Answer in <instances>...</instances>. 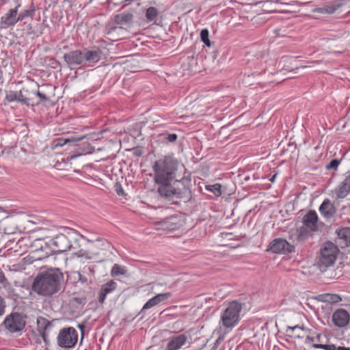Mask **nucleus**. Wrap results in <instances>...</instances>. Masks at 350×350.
Returning a JSON list of instances; mask_svg holds the SVG:
<instances>
[{
	"label": "nucleus",
	"instance_id": "nucleus-28",
	"mask_svg": "<svg viewBox=\"0 0 350 350\" xmlns=\"http://www.w3.org/2000/svg\"><path fill=\"white\" fill-rule=\"evenodd\" d=\"M158 16V10L154 7H150L146 12V17L149 21H154Z\"/></svg>",
	"mask_w": 350,
	"mask_h": 350
},
{
	"label": "nucleus",
	"instance_id": "nucleus-10",
	"mask_svg": "<svg viewBox=\"0 0 350 350\" xmlns=\"http://www.w3.org/2000/svg\"><path fill=\"white\" fill-rule=\"evenodd\" d=\"M18 4L15 8L10 9L1 18V25L3 28H8L14 26L18 21V8L20 7Z\"/></svg>",
	"mask_w": 350,
	"mask_h": 350
},
{
	"label": "nucleus",
	"instance_id": "nucleus-13",
	"mask_svg": "<svg viewBox=\"0 0 350 350\" xmlns=\"http://www.w3.org/2000/svg\"><path fill=\"white\" fill-rule=\"evenodd\" d=\"M188 340V337L184 334L172 336L167 345V350H178Z\"/></svg>",
	"mask_w": 350,
	"mask_h": 350
},
{
	"label": "nucleus",
	"instance_id": "nucleus-2",
	"mask_svg": "<svg viewBox=\"0 0 350 350\" xmlns=\"http://www.w3.org/2000/svg\"><path fill=\"white\" fill-rule=\"evenodd\" d=\"M63 278L58 269L40 273L34 278L31 289L40 296L51 297L61 290Z\"/></svg>",
	"mask_w": 350,
	"mask_h": 350
},
{
	"label": "nucleus",
	"instance_id": "nucleus-24",
	"mask_svg": "<svg viewBox=\"0 0 350 350\" xmlns=\"http://www.w3.org/2000/svg\"><path fill=\"white\" fill-rule=\"evenodd\" d=\"M332 192L337 199L345 198L350 192V189H348V186L342 181Z\"/></svg>",
	"mask_w": 350,
	"mask_h": 350
},
{
	"label": "nucleus",
	"instance_id": "nucleus-14",
	"mask_svg": "<svg viewBox=\"0 0 350 350\" xmlns=\"http://www.w3.org/2000/svg\"><path fill=\"white\" fill-rule=\"evenodd\" d=\"M107 34L111 40H118L126 37L127 30L122 26L110 27L107 29Z\"/></svg>",
	"mask_w": 350,
	"mask_h": 350
},
{
	"label": "nucleus",
	"instance_id": "nucleus-3",
	"mask_svg": "<svg viewBox=\"0 0 350 350\" xmlns=\"http://www.w3.org/2000/svg\"><path fill=\"white\" fill-rule=\"evenodd\" d=\"M339 250L333 243H325L316 258V265L321 271L334 265Z\"/></svg>",
	"mask_w": 350,
	"mask_h": 350
},
{
	"label": "nucleus",
	"instance_id": "nucleus-15",
	"mask_svg": "<svg viewBox=\"0 0 350 350\" xmlns=\"http://www.w3.org/2000/svg\"><path fill=\"white\" fill-rule=\"evenodd\" d=\"M5 98L9 102L17 101L26 105H29L31 100L29 95H23L21 90L18 92L12 91L8 92Z\"/></svg>",
	"mask_w": 350,
	"mask_h": 350
},
{
	"label": "nucleus",
	"instance_id": "nucleus-16",
	"mask_svg": "<svg viewBox=\"0 0 350 350\" xmlns=\"http://www.w3.org/2000/svg\"><path fill=\"white\" fill-rule=\"evenodd\" d=\"M318 216L314 211H310L303 218L305 226L311 231H315L317 228Z\"/></svg>",
	"mask_w": 350,
	"mask_h": 350
},
{
	"label": "nucleus",
	"instance_id": "nucleus-42",
	"mask_svg": "<svg viewBox=\"0 0 350 350\" xmlns=\"http://www.w3.org/2000/svg\"><path fill=\"white\" fill-rule=\"evenodd\" d=\"M5 304L3 299L0 296V317L5 313Z\"/></svg>",
	"mask_w": 350,
	"mask_h": 350
},
{
	"label": "nucleus",
	"instance_id": "nucleus-1",
	"mask_svg": "<svg viewBox=\"0 0 350 350\" xmlns=\"http://www.w3.org/2000/svg\"><path fill=\"white\" fill-rule=\"evenodd\" d=\"M154 180L159 185V196L165 199L171 200L174 197L182 198V191L176 189L172 183H175L177 171V162L170 157L157 160L152 166Z\"/></svg>",
	"mask_w": 350,
	"mask_h": 350
},
{
	"label": "nucleus",
	"instance_id": "nucleus-7",
	"mask_svg": "<svg viewBox=\"0 0 350 350\" xmlns=\"http://www.w3.org/2000/svg\"><path fill=\"white\" fill-rule=\"evenodd\" d=\"M184 224V221L180 217L173 215L158 222L157 225V229L166 231H173L178 229Z\"/></svg>",
	"mask_w": 350,
	"mask_h": 350
},
{
	"label": "nucleus",
	"instance_id": "nucleus-5",
	"mask_svg": "<svg viewBox=\"0 0 350 350\" xmlns=\"http://www.w3.org/2000/svg\"><path fill=\"white\" fill-rule=\"evenodd\" d=\"M78 340V334L73 327L62 329L57 336L58 345L64 348H71L75 346Z\"/></svg>",
	"mask_w": 350,
	"mask_h": 350
},
{
	"label": "nucleus",
	"instance_id": "nucleus-26",
	"mask_svg": "<svg viewBox=\"0 0 350 350\" xmlns=\"http://www.w3.org/2000/svg\"><path fill=\"white\" fill-rule=\"evenodd\" d=\"M39 88V85L38 83H32L31 90L33 94L39 98L40 101L37 102L36 104H39L41 101H47L49 100L48 96L46 95V94L44 92H40L38 90H36Z\"/></svg>",
	"mask_w": 350,
	"mask_h": 350
},
{
	"label": "nucleus",
	"instance_id": "nucleus-31",
	"mask_svg": "<svg viewBox=\"0 0 350 350\" xmlns=\"http://www.w3.org/2000/svg\"><path fill=\"white\" fill-rule=\"evenodd\" d=\"M171 297L170 293H160L157 294L153 298L155 300V303L157 305H158L159 303L165 301V299H167Z\"/></svg>",
	"mask_w": 350,
	"mask_h": 350
},
{
	"label": "nucleus",
	"instance_id": "nucleus-17",
	"mask_svg": "<svg viewBox=\"0 0 350 350\" xmlns=\"http://www.w3.org/2000/svg\"><path fill=\"white\" fill-rule=\"evenodd\" d=\"M84 62L94 64L98 62L101 57V52L99 49L82 51Z\"/></svg>",
	"mask_w": 350,
	"mask_h": 350
},
{
	"label": "nucleus",
	"instance_id": "nucleus-6",
	"mask_svg": "<svg viewBox=\"0 0 350 350\" xmlns=\"http://www.w3.org/2000/svg\"><path fill=\"white\" fill-rule=\"evenodd\" d=\"M25 320L19 313H12L8 316L3 324L5 328L12 333L19 332L22 331L25 326Z\"/></svg>",
	"mask_w": 350,
	"mask_h": 350
},
{
	"label": "nucleus",
	"instance_id": "nucleus-33",
	"mask_svg": "<svg viewBox=\"0 0 350 350\" xmlns=\"http://www.w3.org/2000/svg\"><path fill=\"white\" fill-rule=\"evenodd\" d=\"M126 271L123 267L118 264H115L111 269V275H119L125 274Z\"/></svg>",
	"mask_w": 350,
	"mask_h": 350
},
{
	"label": "nucleus",
	"instance_id": "nucleus-4",
	"mask_svg": "<svg viewBox=\"0 0 350 350\" xmlns=\"http://www.w3.org/2000/svg\"><path fill=\"white\" fill-rule=\"evenodd\" d=\"M242 306L237 301L230 302L221 314L220 323L226 328H232L240 320Z\"/></svg>",
	"mask_w": 350,
	"mask_h": 350
},
{
	"label": "nucleus",
	"instance_id": "nucleus-52",
	"mask_svg": "<svg viewBox=\"0 0 350 350\" xmlns=\"http://www.w3.org/2000/svg\"><path fill=\"white\" fill-rule=\"evenodd\" d=\"M279 31H280V30H278V29H277V30H275V33L277 35H280V33H279Z\"/></svg>",
	"mask_w": 350,
	"mask_h": 350
},
{
	"label": "nucleus",
	"instance_id": "nucleus-29",
	"mask_svg": "<svg viewBox=\"0 0 350 350\" xmlns=\"http://www.w3.org/2000/svg\"><path fill=\"white\" fill-rule=\"evenodd\" d=\"M323 299L322 300L323 301L338 303L342 300L341 297L336 294H326L323 295Z\"/></svg>",
	"mask_w": 350,
	"mask_h": 350
},
{
	"label": "nucleus",
	"instance_id": "nucleus-54",
	"mask_svg": "<svg viewBox=\"0 0 350 350\" xmlns=\"http://www.w3.org/2000/svg\"><path fill=\"white\" fill-rule=\"evenodd\" d=\"M120 192H121V190H119V191H118V194H120Z\"/></svg>",
	"mask_w": 350,
	"mask_h": 350
},
{
	"label": "nucleus",
	"instance_id": "nucleus-47",
	"mask_svg": "<svg viewBox=\"0 0 350 350\" xmlns=\"http://www.w3.org/2000/svg\"><path fill=\"white\" fill-rule=\"evenodd\" d=\"M265 68H262V69L260 71H259V72H258V70H255V71H254V72L252 73V75H255V74H256V73H262V72H265Z\"/></svg>",
	"mask_w": 350,
	"mask_h": 350
},
{
	"label": "nucleus",
	"instance_id": "nucleus-35",
	"mask_svg": "<svg viewBox=\"0 0 350 350\" xmlns=\"http://www.w3.org/2000/svg\"><path fill=\"white\" fill-rule=\"evenodd\" d=\"M206 189L213 192L215 196L221 195L220 186L219 185H213L206 186Z\"/></svg>",
	"mask_w": 350,
	"mask_h": 350
},
{
	"label": "nucleus",
	"instance_id": "nucleus-55",
	"mask_svg": "<svg viewBox=\"0 0 350 350\" xmlns=\"http://www.w3.org/2000/svg\"><path fill=\"white\" fill-rule=\"evenodd\" d=\"M120 192H121V190H119V191H118V194H120Z\"/></svg>",
	"mask_w": 350,
	"mask_h": 350
},
{
	"label": "nucleus",
	"instance_id": "nucleus-38",
	"mask_svg": "<svg viewBox=\"0 0 350 350\" xmlns=\"http://www.w3.org/2000/svg\"><path fill=\"white\" fill-rule=\"evenodd\" d=\"M340 164V161L338 159H333L332 161L326 166L327 170H336L338 166Z\"/></svg>",
	"mask_w": 350,
	"mask_h": 350
},
{
	"label": "nucleus",
	"instance_id": "nucleus-18",
	"mask_svg": "<svg viewBox=\"0 0 350 350\" xmlns=\"http://www.w3.org/2000/svg\"><path fill=\"white\" fill-rule=\"evenodd\" d=\"M319 211L323 217L330 218L336 213V208L329 199H325L320 206Z\"/></svg>",
	"mask_w": 350,
	"mask_h": 350
},
{
	"label": "nucleus",
	"instance_id": "nucleus-25",
	"mask_svg": "<svg viewBox=\"0 0 350 350\" xmlns=\"http://www.w3.org/2000/svg\"><path fill=\"white\" fill-rule=\"evenodd\" d=\"M51 323L52 322L49 321L47 319L39 317L37 319V327L38 331L40 334H44V332H46V327L47 326H51Z\"/></svg>",
	"mask_w": 350,
	"mask_h": 350
},
{
	"label": "nucleus",
	"instance_id": "nucleus-53",
	"mask_svg": "<svg viewBox=\"0 0 350 350\" xmlns=\"http://www.w3.org/2000/svg\"><path fill=\"white\" fill-rule=\"evenodd\" d=\"M306 67H307L306 66H301V68H306Z\"/></svg>",
	"mask_w": 350,
	"mask_h": 350
},
{
	"label": "nucleus",
	"instance_id": "nucleus-21",
	"mask_svg": "<svg viewBox=\"0 0 350 350\" xmlns=\"http://www.w3.org/2000/svg\"><path fill=\"white\" fill-rule=\"evenodd\" d=\"M133 20V15L129 12H123L115 16V21L118 25H129Z\"/></svg>",
	"mask_w": 350,
	"mask_h": 350
},
{
	"label": "nucleus",
	"instance_id": "nucleus-19",
	"mask_svg": "<svg viewBox=\"0 0 350 350\" xmlns=\"http://www.w3.org/2000/svg\"><path fill=\"white\" fill-rule=\"evenodd\" d=\"M116 286L117 284L113 280L103 284L98 296V301L103 304L106 299L107 295L115 290Z\"/></svg>",
	"mask_w": 350,
	"mask_h": 350
},
{
	"label": "nucleus",
	"instance_id": "nucleus-45",
	"mask_svg": "<svg viewBox=\"0 0 350 350\" xmlns=\"http://www.w3.org/2000/svg\"><path fill=\"white\" fill-rule=\"evenodd\" d=\"M6 282V278L3 272L0 269V283L3 284Z\"/></svg>",
	"mask_w": 350,
	"mask_h": 350
},
{
	"label": "nucleus",
	"instance_id": "nucleus-23",
	"mask_svg": "<svg viewBox=\"0 0 350 350\" xmlns=\"http://www.w3.org/2000/svg\"><path fill=\"white\" fill-rule=\"evenodd\" d=\"M77 274L79 278V281L81 283L87 284L92 280L93 271L90 267H84L83 273L77 272Z\"/></svg>",
	"mask_w": 350,
	"mask_h": 350
},
{
	"label": "nucleus",
	"instance_id": "nucleus-36",
	"mask_svg": "<svg viewBox=\"0 0 350 350\" xmlns=\"http://www.w3.org/2000/svg\"><path fill=\"white\" fill-rule=\"evenodd\" d=\"M53 323H51V326H47L46 327V332H44V334H40L42 338H43L44 341L47 343L49 342L48 340V336L49 335V333L51 332V330L53 329Z\"/></svg>",
	"mask_w": 350,
	"mask_h": 350
},
{
	"label": "nucleus",
	"instance_id": "nucleus-49",
	"mask_svg": "<svg viewBox=\"0 0 350 350\" xmlns=\"http://www.w3.org/2000/svg\"><path fill=\"white\" fill-rule=\"evenodd\" d=\"M74 234H77V232H75V231H72V232H68V235H69V237H73V235H74Z\"/></svg>",
	"mask_w": 350,
	"mask_h": 350
},
{
	"label": "nucleus",
	"instance_id": "nucleus-20",
	"mask_svg": "<svg viewBox=\"0 0 350 350\" xmlns=\"http://www.w3.org/2000/svg\"><path fill=\"white\" fill-rule=\"evenodd\" d=\"M85 137V135L81 137H70L68 138L60 137L56 139L54 142V147H62L67 144H75L76 142H80Z\"/></svg>",
	"mask_w": 350,
	"mask_h": 350
},
{
	"label": "nucleus",
	"instance_id": "nucleus-22",
	"mask_svg": "<svg viewBox=\"0 0 350 350\" xmlns=\"http://www.w3.org/2000/svg\"><path fill=\"white\" fill-rule=\"evenodd\" d=\"M98 253L91 252L85 250H79V251L73 253V256H77L80 258L82 262H85V260H92L94 259L97 256Z\"/></svg>",
	"mask_w": 350,
	"mask_h": 350
},
{
	"label": "nucleus",
	"instance_id": "nucleus-50",
	"mask_svg": "<svg viewBox=\"0 0 350 350\" xmlns=\"http://www.w3.org/2000/svg\"><path fill=\"white\" fill-rule=\"evenodd\" d=\"M79 236H80L82 239L87 240V241H88V242H92V241H93L92 240H90V239H86L83 235H79Z\"/></svg>",
	"mask_w": 350,
	"mask_h": 350
},
{
	"label": "nucleus",
	"instance_id": "nucleus-9",
	"mask_svg": "<svg viewBox=\"0 0 350 350\" xmlns=\"http://www.w3.org/2000/svg\"><path fill=\"white\" fill-rule=\"evenodd\" d=\"M64 59L67 65L71 68L74 66L81 65L84 63L82 51L76 50L64 55Z\"/></svg>",
	"mask_w": 350,
	"mask_h": 350
},
{
	"label": "nucleus",
	"instance_id": "nucleus-39",
	"mask_svg": "<svg viewBox=\"0 0 350 350\" xmlns=\"http://www.w3.org/2000/svg\"><path fill=\"white\" fill-rule=\"evenodd\" d=\"M350 234V230L349 228H343L338 232V236L340 238L347 239L348 236Z\"/></svg>",
	"mask_w": 350,
	"mask_h": 350
},
{
	"label": "nucleus",
	"instance_id": "nucleus-44",
	"mask_svg": "<svg viewBox=\"0 0 350 350\" xmlns=\"http://www.w3.org/2000/svg\"><path fill=\"white\" fill-rule=\"evenodd\" d=\"M343 181L348 186V189H350V172Z\"/></svg>",
	"mask_w": 350,
	"mask_h": 350
},
{
	"label": "nucleus",
	"instance_id": "nucleus-40",
	"mask_svg": "<svg viewBox=\"0 0 350 350\" xmlns=\"http://www.w3.org/2000/svg\"><path fill=\"white\" fill-rule=\"evenodd\" d=\"M163 139H165L169 142H174L177 139V135L175 133L167 134L164 135Z\"/></svg>",
	"mask_w": 350,
	"mask_h": 350
},
{
	"label": "nucleus",
	"instance_id": "nucleus-51",
	"mask_svg": "<svg viewBox=\"0 0 350 350\" xmlns=\"http://www.w3.org/2000/svg\"><path fill=\"white\" fill-rule=\"evenodd\" d=\"M262 64V62H259V61H258V62H256V63H254V64H255V65L256 64V66H259V64Z\"/></svg>",
	"mask_w": 350,
	"mask_h": 350
},
{
	"label": "nucleus",
	"instance_id": "nucleus-30",
	"mask_svg": "<svg viewBox=\"0 0 350 350\" xmlns=\"http://www.w3.org/2000/svg\"><path fill=\"white\" fill-rule=\"evenodd\" d=\"M34 12H35V8L32 5L31 7V9L24 10V11L21 12L19 14H18V21H22L27 17L32 16Z\"/></svg>",
	"mask_w": 350,
	"mask_h": 350
},
{
	"label": "nucleus",
	"instance_id": "nucleus-11",
	"mask_svg": "<svg viewBox=\"0 0 350 350\" xmlns=\"http://www.w3.org/2000/svg\"><path fill=\"white\" fill-rule=\"evenodd\" d=\"M349 314L343 308L336 310L332 314V321L338 327L346 326L349 323Z\"/></svg>",
	"mask_w": 350,
	"mask_h": 350
},
{
	"label": "nucleus",
	"instance_id": "nucleus-34",
	"mask_svg": "<svg viewBox=\"0 0 350 350\" xmlns=\"http://www.w3.org/2000/svg\"><path fill=\"white\" fill-rule=\"evenodd\" d=\"M201 40L208 46H211V42L208 39V31L206 29H204L200 32Z\"/></svg>",
	"mask_w": 350,
	"mask_h": 350
},
{
	"label": "nucleus",
	"instance_id": "nucleus-8",
	"mask_svg": "<svg viewBox=\"0 0 350 350\" xmlns=\"http://www.w3.org/2000/svg\"><path fill=\"white\" fill-rule=\"evenodd\" d=\"M294 250V246L288 243L285 239H275L270 243L268 250L273 253H286L292 252Z\"/></svg>",
	"mask_w": 350,
	"mask_h": 350
},
{
	"label": "nucleus",
	"instance_id": "nucleus-32",
	"mask_svg": "<svg viewBox=\"0 0 350 350\" xmlns=\"http://www.w3.org/2000/svg\"><path fill=\"white\" fill-rule=\"evenodd\" d=\"M171 297L170 293H160L157 294L153 298L155 300V303L157 305H158L159 303L165 301V299H167Z\"/></svg>",
	"mask_w": 350,
	"mask_h": 350
},
{
	"label": "nucleus",
	"instance_id": "nucleus-41",
	"mask_svg": "<svg viewBox=\"0 0 350 350\" xmlns=\"http://www.w3.org/2000/svg\"><path fill=\"white\" fill-rule=\"evenodd\" d=\"M31 87H32V84L31 85L27 87L26 88H24L23 89V95H29V96L31 98V100H32L33 96H35L32 93Z\"/></svg>",
	"mask_w": 350,
	"mask_h": 350
},
{
	"label": "nucleus",
	"instance_id": "nucleus-37",
	"mask_svg": "<svg viewBox=\"0 0 350 350\" xmlns=\"http://www.w3.org/2000/svg\"><path fill=\"white\" fill-rule=\"evenodd\" d=\"M155 306H157V304L155 303L154 299L152 297L144 304V306L142 308V310L150 309Z\"/></svg>",
	"mask_w": 350,
	"mask_h": 350
},
{
	"label": "nucleus",
	"instance_id": "nucleus-48",
	"mask_svg": "<svg viewBox=\"0 0 350 350\" xmlns=\"http://www.w3.org/2000/svg\"><path fill=\"white\" fill-rule=\"evenodd\" d=\"M276 176H277V174H274L270 178H269V180L272 183H273L275 180V178H276Z\"/></svg>",
	"mask_w": 350,
	"mask_h": 350
},
{
	"label": "nucleus",
	"instance_id": "nucleus-12",
	"mask_svg": "<svg viewBox=\"0 0 350 350\" xmlns=\"http://www.w3.org/2000/svg\"><path fill=\"white\" fill-rule=\"evenodd\" d=\"M51 244L59 251L64 252L70 249L72 245L68 237L64 234H57L51 242Z\"/></svg>",
	"mask_w": 350,
	"mask_h": 350
},
{
	"label": "nucleus",
	"instance_id": "nucleus-43",
	"mask_svg": "<svg viewBox=\"0 0 350 350\" xmlns=\"http://www.w3.org/2000/svg\"><path fill=\"white\" fill-rule=\"evenodd\" d=\"M224 339V334H221L218 338L216 340L215 342V345H214V348L216 349L217 348V347L219 345V344L221 342V341H223Z\"/></svg>",
	"mask_w": 350,
	"mask_h": 350
},
{
	"label": "nucleus",
	"instance_id": "nucleus-46",
	"mask_svg": "<svg viewBox=\"0 0 350 350\" xmlns=\"http://www.w3.org/2000/svg\"><path fill=\"white\" fill-rule=\"evenodd\" d=\"M288 329H291V330H295L297 329H301V327L298 325H296V326H294V327H288Z\"/></svg>",
	"mask_w": 350,
	"mask_h": 350
},
{
	"label": "nucleus",
	"instance_id": "nucleus-27",
	"mask_svg": "<svg viewBox=\"0 0 350 350\" xmlns=\"http://www.w3.org/2000/svg\"><path fill=\"white\" fill-rule=\"evenodd\" d=\"M314 347L324 350H350L349 347H336L335 345L314 344Z\"/></svg>",
	"mask_w": 350,
	"mask_h": 350
}]
</instances>
